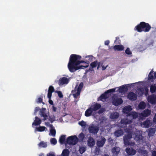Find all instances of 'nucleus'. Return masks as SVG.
I'll return each instance as SVG.
<instances>
[{"instance_id": "5", "label": "nucleus", "mask_w": 156, "mask_h": 156, "mask_svg": "<svg viewBox=\"0 0 156 156\" xmlns=\"http://www.w3.org/2000/svg\"><path fill=\"white\" fill-rule=\"evenodd\" d=\"M88 130L90 133L94 134H96L98 133L99 130V128L98 126L92 125L89 126L88 128Z\"/></svg>"}, {"instance_id": "50", "label": "nucleus", "mask_w": 156, "mask_h": 156, "mask_svg": "<svg viewBox=\"0 0 156 156\" xmlns=\"http://www.w3.org/2000/svg\"><path fill=\"white\" fill-rule=\"evenodd\" d=\"M78 124L82 126H85L86 125V123L83 120L81 122H79Z\"/></svg>"}, {"instance_id": "4", "label": "nucleus", "mask_w": 156, "mask_h": 156, "mask_svg": "<svg viewBox=\"0 0 156 156\" xmlns=\"http://www.w3.org/2000/svg\"><path fill=\"white\" fill-rule=\"evenodd\" d=\"M78 141V139L76 136H72L67 138L66 143L70 145H74L77 143Z\"/></svg>"}, {"instance_id": "54", "label": "nucleus", "mask_w": 156, "mask_h": 156, "mask_svg": "<svg viewBox=\"0 0 156 156\" xmlns=\"http://www.w3.org/2000/svg\"><path fill=\"white\" fill-rule=\"evenodd\" d=\"M45 124V125L47 126H49L51 128H53V125L51 124H50L49 122H46Z\"/></svg>"}, {"instance_id": "19", "label": "nucleus", "mask_w": 156, "mask_h": 156, "mask_svg": "<svg viewBox=\"0 0 156 156\" xmlns=\"http://www.w3.org/2000/svg\"><path fill=\"white\" fill-rule=\"evenodd\" d=\"M41 120L37 116L35 117V119L34 122L32 123V126L33 127L34 126H37L40 125L41 122Z\"/></svg>"}, {"instance_id": "20", "label": "nucleus", "mask_w": 156, "mask_h": 156, "mask_svg": "<svg viewBox=\"0 0 156 156\" xmlns=\"http://www.w3.org/2000/svg\"><path fill=\"white\" fill-rule=\"evenodd\" d=\"M124 132L122 129H120L116 130L114 133L115 136L119 137L122 136Z\"/></svg>"}, {"instance_id": "30", "label": "nucleus", "mask_w": 156, "mask_h": 156, "mask_svg": "<svg viewBox=\"0 0 156 156\" xmlns=\"http://www.w3.org/2000/svg\"><path fill=\"white\" fill-rule=\"evenodd\" d=\"M119 116V113L117 112H115L111 114L110 115V118L112 119H117Z\"/></svg>"}, {"instance_id": "24", "label": "nucleus", "mask_w": 156, "mask_h": 156, "mask_svg": "<svg viewBox=\"0 0 156 156\" xmlns=\"http://www.w3.org/2000/svg\"><path fill=\"white\" fill-rule=\"evenodd\" d=\"M108 95L106 92L101 94L100 97L98 98V100L101 101H103V100H105L108 98Z\"/></svg>"}, {"instance_id": "59", "label": "nucleus", "mask_w": 156, "mask_h": 156, "mask_svg": "<svg viewBox=\"0 0 156 156\" xmlns=\"http://www.w3.org/2000/svg\"><path fill=\"white\" fill-rule=\"evenodd\" d=\"M49 103L51 105H53V101L51 100V99H49Z\"/></svg>"}, {"instance_id": "41", "label": "nucleus", "mask_w": 156, "mask_h": 156, "mask_svg": "<svg viewBox=\"0 0 156 156\" xmlns=\"http://www.w3.org/2000/svg\"><path fill=\"white\" fill-rule=\"evenodd\" d=\"M47 119H48L52 123L55 121V116L54 115H51L49 116L48 118H47Z\"/></svg>"}, {"instance_id": "33", "label": "nucleus", "mask_w": 156, "mask_h": 156, "mask_svg": "<svg viewBox=\"0 0 156 156\" xmlns=\"http://www.w3.org/2000/svg\"><path fill=\"white\" fill-rule=\"evenodd\" d=\"M155 132V129L154 128H151L148 131V135L150 136H152L154 134Z\"/></svg>"}, {"instance_id": "43", "label": "nucleus", "mask_w": 156, "mask_h": 156, "mask_svg": "<svg viewBox=\"0 0 156 156\" xmlns=\"http://www.w3.org/2000/svg\"><path fill=\"white\" fill-rule=\"evenodd\" d=\"M121 41L119 37H117L115 38V41L114 43L116 44H119L120 43Z\"/></svg>"}, {"instance_id": "22", "label": "nucleus", "mask_w": 156, "mask_h": 156, "mask_svg": "<svg viewBox=\"0 0 156 156\" xmlns=\"http://www.w3.org/2000/svg\"><path fill=\"white\" fill-rule=\"evenodd\" d=\"M133 120L128 119H121L120 122L121 124L126 125L132 123Z\"/></svg>"}, {"instance_id": "40", "label": "nucleus", "mask_w": 156, "mask_h": 156, "mask_svg": "<svg viewBox=\"0 0 156 156\" xmlns=\"http://www.w3.org/2000/svg\"><path fill=\"white\" fill-rule=\"evenodd\" d=\"M93 57L92 55H88L86 57V58H88V60H86V62L87 64H89L90 62L92 61Z\"/></svg>"}, {"instance_id": "17", "label": "nucleus", "mask_w": 156, "mask_h": 156, "mask_svg": "<svg viewBox=\"0 0 156 156\" xmlns=\"http://www.w3.org/2000/svg\"><path fill=\"white\" fill-rule=\"evenodd\" d=\"M132 110V108L131 106L130 105H128L125 106L123 109V112L124 113L128 114Z\"/></svg>"}, {"instance_id": "55", "label": "nucleus", "mask_w": 156, "mask_h": 156, "mask_svg": "<svg viewBox=\"0 0 156 156\" xmlns=\"http://www.w3.org/2000/svg\"><path fill=\"white\" fill-rule=\"evenodd\" d=\"M105 111L104 109L103 108H101L98 112V113L99 114H101L102 113Z\"/></svg>"}, {"instance_id": "14", "label": "nucleus", "mask_w": 156, "mask_h": 156, "mask_svg": "<svg viewBox=\"0 0 156 156\" xmlns=\"http://www.w3.org/2000/svg\"><path fill=\"white\" fill-rule=\"evenodd\" d=\"M101 107L100 104L94 103L92 104L90 108L93 111H96L100 109Z\"/></svg>"}, {"instance_id": "9", "label": "nucleus", "mask_w": 156, "mask_h": 156, "mask_svg": "<svg viewBox=\"0 0 156 156\" xmlns=\"http://www.w3.org/2000/svg\"><path fill=\"white\" fill-rule=\"evenodd\" d=\"M69 82V79L68 78L63 77L61 78L58 81V83L59 85H62L65 84H67Z\"/></svg>"}, {"instance_id": "13", "label": "nucleus", "mask_w": 156, "mask_h": 156, "mask_svg": "<svg viewBox=\"0 0 156 156\" xmlns=\"http://www.w3.org/2000/svg\"><path fill=\"white\" fill-rule=\"evenodd\" d=\"M151 113V111L148 109H145L140 114V117H146L148 116Z\"/></svg>"}, {"instance_id": "44", "label": "nucleus", "mask_w": 156, "mask_h": 156, "mask_svg": "<svg viewBox=\"0 0 156 156\" xmlns=\"http://www.w3.org/2000/svg\"><path fill=\"white\" fill-rule=\"evenodd\" d=\"M53 128H51L50 130V132L52 136H55L56 134V130Z\"/></svg>"}, {"instance_id": "47", "label": "nucleus", "mask_w": 156, "mask_h": 156, "mask_svg": "<svg viewBox=\"0 0 156 156\" xmlns=\"http://www.w3.org/2000/svg\"><path fill=\"white\" fill-rule=\"evenodd\" d=\"M115 91V88H114L109 89L105 92H106V93H107V94L108 95V94L109 93L114 92Z\"/></svg>"}, {"instance_id": "2", "label": "nucleus", "mask_w": 156, "mask_h": 156, "mask_svg": "<svg viewBox=\"0 0 156 156\" xmlns=\"http://www.w3.org/2000/svg\"><path fill=\"white\" fill-rule=\"evenodd\" d=\"M151 28V26L148 23L141 22L135 27L134 30L139 32H147L150 31Z\"/></svg>"}, {"instance_id": "62", "label": "nucleus", "mask_w": 156, "mask_h": 156, "mask_svg": "<svg viewBox=\"0 0 156 156\" xmlns=\"http://www.w3.org/2000/svg\"><path fill=\"white\" fill-rule=\"evenodd\" d=\"M152 156H156V151H154L152 152Z\"/></svg>"}, {"instance_id": "16", "label": "nucleus", "mask_w": 156, "mask_h": 156, "mask_svg": "<svg viewBox=\"0 0 156 156\" xmlns=\"http://www.w3.org/2000/svg\"><path fill=\"white\" fill-rule=\"evenodd\" d=\"M126 152L129 155H134L136 153V151L132 148H127L126 149Z\"/></svg>"}, {"instance_id": "46", "label": "nucleus", "mask_w": 156, "mask_h": 156, "mask_svg": "<svg viewBox=\"0 0 156 156\" xmlns=\"http://www.w3.org/2000/svg\"><path fill=\"white\" fill-rule=\"evenodd\" d=\"M51 143L54 145H55L57 143L56 140L55 138H51L50 140Z\"/></svg>"}, {"instance_id": "31", "label": "nucleus", "mask_w": 156, "mask_h": 156, "mask_svg": "<svg viewBox=\"0 0 156 156\" xmlns=\"http://www.w3.org/2000/svg\"><path fill=\"white\" fill-rule=\"evenodd\" d=\"M150 92L152 94L154 93L156 90V84L151 85L150 87Z\"/></svg>"}, {"instance_id": "29", "label": "nucleus", "mask_w": 156, "mask_h": 156, "mask_svg": "<svg viewBox=\"0 0 156 156\" xmlns=\"http://www.w3.org/2000/svg\"><path fill=\"white\" fill-rule=\"evenodd\" d=\"M143 125L145 127L147 128L149 127L151 125L150 121L148 119L143 122Z\"/></svg>"}, {"instance_id": "57", "label": "nucleus", "mask_w": 156, "mask_h": 156, "mask_svg": "<svg viewBox=\"0 0 156 156\" xmlns=\"http://www.w3.org/2000/svg\"><path fill=\"white\" fill-rule=\"evenodd\" d=\"M52 110L54 112H56L57 111V108L54 106H52Z\"/></svg>"}, {"instance_id": "3", "label": "nucleus", "mask_w": 156, "mask_h": 156, "mask_svg": "<svg viewBox=\"0 0 156 156\" xmlns=\"http://www.w3.org/2000/svg\"><path fill=\"white\" fill-rule=\"evenodd\" d=\"M127 134L123 137L124 143L125 145H131L132 142L130 141V140L133 136V135L134 132L129 129H127L126 131Z\"/></svg>"}, {"instance_id": "48", "label": "nucleus", "mask_w": 156, "mask_h": 156, "mask_svg": "<svg viewBox=\"0 0 156 156\" xmlns=\"http://www.w3.org/2000/svg\"><path fill=\"white\" fill-rule=\"evenodd\" d=\"M55 92L57 93L58 96L60 98H62L63 97V95L61 91H56Z\"/></svg>"}, {"instance_id": "23", "label": "nucleus", "mask_w": 156, "mask_h": 156, "mask_svg": "<svg viewBox=\"0 0 156 156\" xmlns=\"http://www.w3.org/2000/svg\"><path fill=\"white\" fill-rule=\"evenodd\" d=\"M120 148L119 147H115L112 150V152L114 156H117L120 151Z\"/></svg>"}, {"instance_id": "27", "label": "nucleus", "mask_w": 156, "mask_h": 156, "mask_svg": "<svg viewBox=\"0 0 156 156\" xmlns=\"http://www.w3.org/2000/svg\"><path fill=\"white\" fill-rule=\"evenodd\" d=\"M153 69L151 70L148 75V80L151 82H153L154 79V76H153Z\"/></svg>"}, {"instance_id": "49", "label": "nucleus", "mask_w": 156, "mask_h": 156, "mask_svg": "<svg viewBox=\"0 0 156 156\" xmlns=\"http://www.w3.org/2000/svg\"><path fill=\"white\" fill-rule=\"evenodd\" d=\"M126 53L128 55H130L132 54L131 52L130 51L129 48H127L126 50H125Z\"/></svg>"}, {"instance_id": "58", "label": "nucleus", "mask_w": 156, "mask_h": 156, "mask_svg": "<svg viewBox=\"0 0 156 156\" xmlns=\"http://www.w3.org/2000/svg\"><path fill=\"white\" fill-rule=\"evenodd\" d=\"M79 136L80 138L83 139L84 137V135L83 133H81L80 134Z\"/></svg>"}, {"instance_id": "64", "label": "nucleus", "mask_w": 156, "mask_h": 156, "mask_svg": "<svg viewBox=\"0 0 156 156\" xmlns=\"http://www.w3.org/2000/svg\"><path fill=\"white\" fill-rule=\"evenodd\" d=\"M47 156H55V155L53 154L49 153L47 154Z\"/></svg>"}, {"instance_id": "15", "label": "nucleus", "mask_w": 156, "mask_h": 156, "mask_svg": "<svg viewBox=\"0 0 156 156\" xmlns=\"http://www.w3.org/2000/svg\"><path fill=\"white\" fill-rule=\"evenodd\" d=\"M55 91L54 87L52 86H50L48 88L47 97L48 99H51L52 96V94Z\"/></svg>"}, {"instance_id": "11", "label": "nucleus", "mask_w": 156, "mask_h": 156, "mask_svg": "<svg viewBox=\"0 0 156 156\" xmlns=\"http://www.w3.org/2000/svg\"><path fill=\"white\" fill-rule=\"evenodd\" d=\"M123 101L121 98H114L112 101V104L115 106H118L123 103Z\"/></svg>"}, {"instance_id": "32", "label": "nucleus", "mask_w": 156, "mask_h": 156, "mask_svg": "<svg viewBox=\"0 0 156 156\" xmlns=\"http://www.w3.org/2000/svg\"><path fill=\"white\" fill-rule=\"evenodd\" d=\"M69 151L68 149H64L62 153V156H69Z\"/></svg>"}, {"instance_id": "10", "label": "nucleus", "mask_w": 156, "mask_h": 156, "mask_svg": "<svg viewBox=\"0 0 156 156\" xmlns=\"http://www.w3.org/2000/svg\"><path fill=\"white\" fill-rule=\"evenodd\" d=\"M106 140L104 137L101 136V139L97 140L96 143L97 145L99 147H102L104 145Z\"/></svg>"}, {"instance_id": "26", "label": "nucleus", "mask_w": 156, "mask_h": 156, "mask_svg": "<svg viewBox=\"0 0 156 156\" xmlns=\"http://www.w3.org/2000/svg\"><path fill=\"white\" fill-rule=\"evenodd\" d=\"M93 111L92 110L91 108H88L85 111V115L86 117H89L90 116L92 112Z\"/></svg>"}, {"instance_id": "52", "label": "nucleus", "mask_w": 156, "mask_h": 156, "mask_svg": "<svg viewBox=\"0 0 156 156\" xmlns=\"http://www.w3.org/2000/svg\"><path fill=\"white\" fill-rule=\"evenodd\" d=\"M79 151L80 153L82 154L85 151V149L84 147H81L80 148Z\"/></svg>"}, {"instance_id": "25", "label": "nucleus", "mask_w": 156, "mask_h": 156, "mask_svg": "<svg viewBox=\"0 0 156 156\" xmlns=\"http://www.w3.org/2000/svg\"><path fill=\"white\" fill-rule=\"evenodd\" d=\"M113 49L115 51H122L124 50V47L122 45H115L114 46Z\"/></svg>"}, {"instance_id": "35", "label": "nucleus", "mask_w": 156, "mask_h": 156, "mask_svg": "<svg viewBox=\"0 0 156 156\" xmlns=\"http://www.w3.org/2000/svg\"><path fill=\"white\" fill-rule=\"evenodd\" d=\"M138 107L140 109H144L146 107L145 103L144 101L141 102L139 104Z\"/></svg>"}, {"instance_id": "34", "label": "nucleus", "mask_w": 156, "mask_h": 156, "mask_svg": "<svg viewBox=\"0 0 156 156\" xmlns=\"http://www.w3.org/2000/svg\"><path fill=\"white\" fill-rule=\"evenodd\" d=\"M66 135H62L59 138V141L61 144H62L65 143V140Z\"/></svg>"}, {"instance_id": "37", "label": "nucleus", "mask_w": 156, "mask_h": 156, "mask_svg": "<svg viewBox=\"0 0 156 156\" xmlns=\"http://www.w3.org/2000/svg\"><path fill=\"white\" fill-rule=\"evenodd\" d=\"M38 146L40 147H46L47 146V144L44 141H41L38 144Z\"/></svg>"}, {"instance_id": "45", "label": "nucleus", "mask_w": 156, "mask_h": 156, "mask_svg": "<svg viewBox=\"0 0 156 156\" xmlns=\"http://www.w3.org/2000/svg\"><path fill=\"white\" fill-rule=\"evenodd\" d=\"M133 113V119H136L138 117V114L136 112H132Z\"/></svg>"}, {"instance_id": "21", "label": "nucleus", "mask_w": 156, "mask_h": 156, "mask_svg": "<svg viewBox=\"0 0 156 156\" xmlns=\"http://www.w3.org/2000/svg\"><path fill=\"white\" fill-rule=\"evenodd\" d=\"M77 87H75L74 90H73L72 93H73V95L74 98L76 99L77 97L80 94V92L77 91Z\"/></svg>"}, {"instance_id": "53", "label": "nucleus", "mask_w": 156, "mask_h": 156, "mask_svg": "<svg viewBox=\"0 0 156 156\" xmlns=\"http://www.w3.org/2000/svg\"><path fill=\"white\" fill-rule=\"evenodd\" d=\"M100 150L99 149L96 148L95 150V154L98 155L100 153Z\"/></svg>"}, {"instance_id": "60", "label": "nucleus", "mask_w": 156, "mask_h": 156, "mask_svg": "<svg viewBox=\"0 0 156 156\" xmlns=\"http://www.w3.org/2000/svg\"><path fill=\"white\" fill-rule=\"evenodd\" d=\"M102 70H105L106 68L108 66V65H107L105 67L104 66H102Z\"/></svg>"}, {"instance_id": "63", "label": "nucleus", "mask_w": 156, "mask_h": 156, "mask_svg": "<svg viewBox=\"0 0 156 156\" xmlns=\"http://www.w3.org/2000/svg\"><path fill=\"white\" fill-rule=\"evenodd\" d=\"M153 122H156V115H155L154 116L153 120Z\"/></svg>"}, {"instance_id": "12", "label": "nucleus", "mask_w": 156, "mask_h": 156, "mask_svg": "<svg viewBox=\"0 0 156 156\" xmlns=\"http://www.w3.org/2000/svg\"><path fill=\"white\" fill-rule=\"evenodd\" d=\"M46 109L45 108H42L41 109L40 111V114L41 116L43 117L44 119L43 120H45L47 119V118L48 117V115H47L46 113Z\"/></svg>"}, {"instance_id": "56", "label": "nucleus", "mask_w": 156, "mask_h": 156, "mask_svg": "<svg viewBox=\"0 0 156 156\" xmlns=\"http://www.w3.org/2000/svg\"><path fill=\"white\" fill-rule=\"evenodd\" d=\"M40 109V108L38 107H36L34 109V114H36V113Z\"/></svg>"}, {"instance_id": "8", "label": "nucleus", "mask_w": 156, "mask_h": 156, "mask_svg": "<svg viewBox=\"0 0 156 156\" xmlns=\"http://www.w3.org/2000/svg\"><path fill=\"white\" fill-rule=\"evenodd\" d=\"M147 101L151 104H156V95L152 94L149 96L147 98Z\"/></svg>"}, {"instance_id": "36", "label": "nucleus", "mask_w": 156, "mask_h": 156, "mask_svg": "<svg viewBox=\"0 0 156 156\" xmlns=\"http://www.w3.org/2000/svg\"><path fill=\"white\" fill-rule=\"evenodd\" d=\"M46 128L44 126H40L38 127H36V129L39 132H42L44 131Z\"/></svg>"}, {"instance_id": "28", "label": "nucleus", "mask_w": 156, "mask_h": 156, "mask_svg": "<svg viewBox=\"0 0 156 156\" xmlns=\"http://www.w3.org/2000/svg\"><path fill=\"white\" fill-rule=\"evenodd\" d=\"M128 88L126 86L123 85L119 87V90L121 93L126 92L128 90Z\"/></svg>"}, {"instance_id": "1", "label": "nucleus", "mask_w": 156, "mask_h": 156, "mask_svg": "<svg viewBox=\"0 0 156 156\" xmlns=\"http://www.w3.org/2000/svg\"><path fill=\"white\" fill-rule=\"evenodd\" d=\"M81 58V56L78 55L72 54L70 55L68 64V69L70 72L73 73L78 69H83L88 66H78L79 60Z\"/></svg>"}, {"instance_id": "39", "label": "nucleus", "mask_w": 156, "mask_h": 156, "mask_svg": "<svg viewBox=\"0 0 156 156\" xmlns=\"http://www.w3.org/2000/svg\"><path fill=\"white\" fill-rule=\"evenodd\" d=\"M98 64V62L97 61H95L94 62H91L90 64V66L92 68L96 67Z\"/></svg>"}, {"instance_id": "42", "label": "nucleus", "mask_w": 156, "mask_h": 156, "mask_svg": "<svg viewBox=\"0 0 156 156\" xmlns=\"http://www.w3.org/2000/svg\"><path fill=\"white\" fill-rule=\"evenodd\" d=\"M37 103H42L43 104H44V102H43V97L41 96L39 98H38L36 101Z\"/></svg>"}, {"instance_id": "6", "label": "nucleus", "mask_w": 156, "mask_h": 156, "mask_svg": "<svg viewBox=\"0 0 156 156\" xmlns=\"http://www.w3.org/2000/svg\"><path fill=\"white\" fill-rule=\"evenodd\" d=\"M134 139L137 142L140 143L142 141L143 137L141 134L138 133L137 132H134L133 135Z\"/></svg>"}, {"instance_id": "38", "label": "nucleus", "mask_w": 156, "mask_h": 156, "mask_svg": "<svg viewBox=\"0 0 156 156\" xmlns=\"http://www.w3.org/2000/svg\"><path fill=\"white\" fill-rule=\"evenodd\" d=\"M83 82H81L80 83V84L78 87H76L77 91H79L81 92L82 89L83 87ZM76 87H77V86H76Z\"/></svg>"}, {"instance_id": "7", "label": "nucleus", "mask_w": 156, "mask_h": 156, "mask_svg": "<svg viewBox=\"0 0 156 156\" xmlns=\"http://www.w3.org/2000/svg\"><path fill=\"white\" fill-rule=\"evenodd\" d=\"M127 97L131 101H135L137 99V95L133 92H130L127 94Z\"/></svg>"}, {"instance_id": "61", "label": "nucleus", "mask_w": 156, "mask_h": 156, "mask_svg": "<svg viewBox=\"0 0 156 156\" xmlns=\"http://www.w3.org/2000/svg\"><path fill=\"white\" fill-rule=\"evenodd\" d=\"M109 43V40H107L105 41V45H108Z\"/></svg>"}, {"instance_id": "51", "label": "nucleus", "mask_w": 156, "mask_h": 156, "mask_svg": "<svg viewBox=\"0 0 156 156\" xmlns=\"http://www.w3.org/2000/svg\"><path fill=\"white\" fill-rule=\"evenodd\" d=\"M126 116L127 118H130V120H132L133 119V113H132V112H131L129 113Z\"/></svg>"}, {"instance_id": "18", "label": "nucleus", "mask_w": 156, "mask_h": 156, "mask_svg": "<svg viewBox=\"0 0 156 156\" xmlns=\"http://www.w3.org/2000/svg\"><path fill=\"white\" fill-rule=\"evenodd\" d=\"M95 143V141L94 140L92 137L90 136L87 141L88 146L90 147H93Z\"/></svg>"}]
</instances>
